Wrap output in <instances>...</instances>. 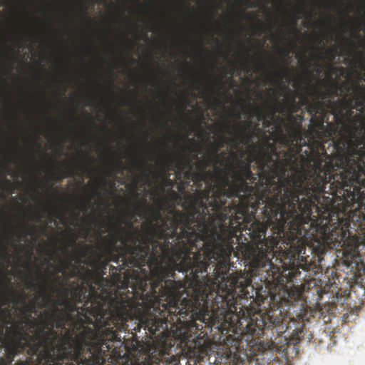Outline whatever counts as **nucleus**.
I'll return each instance as SVG.
<instances>
[{
	"label": "nucleus",
	"mask_w": 365,
	"mask_h": 365,
	"mask_svg": "<svg viewBox=\"0 0 365 365\" xmlns=\"http://www.w3.org/2000/svg\"><path fill=\"white\" fill-rule=\"evenodd\" d=\"M110 163H111L112 165H116L118 168H123V163H122V161H121V160H116V161L111 160V161H110Z\"/></svg>",
	"instance_id": "79ce46f5"
},
{
	"label": "nucleus",
	"mask_w": 365,
	"mask_h": 365,
	"mask_svg": "<svg viewBox=\"0 0 365 365\" xmlns=\"http://www.w3.org/2000/svg\"><path fill=\"white\" fill-rule=\"evenodd\" d=\"M93 199V196H90L87 201H83L81 203L80 208L81 210L87 211L88 204Z\"/></svg>",
	"instance_id": "e433bc0d"
},
{
	"label": "nucleus",
	"mask_w": 365,
	"mask_h": 365,
	"mask_svg": "<svg viewBox=\"0 0 365 365\" xmlns=\"http://www.w3.org/2000/svg\"><path fill=\"white\" fill-rule=\"evenodd\" d=\"M257 95H258V97H259V98H262V97H263V96H264V94H263V93H262V92H259V93H257Z\"/></svg>",
	"instance_id": "4d7b16f0"
},
{
	"label": "nucleus",
	"mask_w": 365,
	"mask_h": 365,
	"mask_svg": "<svg viewBox=\"0 0 365 365\" xmlns=\"http://www.w3.org/2000/svg\"><path fill=\"white\" fill-rule=\"evenodd\" d=\"M338 55H339V51H338L337 48L335 46L331 47L330 48L327 50L326 52L324 53H319V59H325V58L329 59V61L331 64L330 65V72H331L330 74L333 75L339 70L338 67L334 66L332 65L333 61H334V59L336 58V57Z\"/></svg>",
	"instance_id": "412c9836"
},
{
	"label": "nucleus",
	"mask_w": 365,
	"mask_h": 365,
	"mask_svg": "<svg viewBox=\"0 0 365 365\" xmlns=\"http://www.w3.org/2000/svg\"><path fill=\"white\" fill-rule=\"evenodd\" d=\"M34 285V277L31 275H30L29 276V284L27 288L29 289V288H30L31 287H32Z\"/></svg>",
	"instance_id": "49530a36"
},
{
	"label": "nucleus",
	"mask_w": 365,
	"mask_h": 365,
	"mask_svg": "<svg viewBox=\"0 0 365 365\" xmlns=\"http://www.w3.org/2000/svg\"><path fill=\"white\" fill-rule=\"evenodd\" d=\"M251 117H256L257 123L263 121L266 118V113L259 106H255L251 110L249 111Z\"/></svg>",
	"instance_id": "c756f323"
},
{
	"label": "nucleus",
	"mask_w": 365,
	"mask_h": 365,
	"mask_svg": "<svg viewBox=\"0 0 365 365\" xmlns=\"http://www.w3.org/2000/svg\"><path fill=\"white\" fill-rule=\"evenodd\" d=\"M190 158L192 160H195V161L200 160V158H198V155L197 153H195L193 154L192 156H190V155H185L183 156L182 158Z\"/></svg>",
	"instance_id": "c03bdc74"
},
{
	"label": "nucleus",
	"mask_w": 365,
	"mask_h": 365,
	"mask_svg": "<svg viewBox=\"0 0 365 365\" xmlns=\"http://www.w3.org/2000/svg\"><path fill=\"white\" fill-rule=\"evenodd\" d=\"M262 124H263V127H264V130H265V128H271L272 130H275L276 131L279 132V134H281V133H282L280 124L278 122V120H277V119H271L269 118H266L263 120Z\"/></svg>",
	"instance_id": "cd10ccee"
},
{
	"label": "nucleus",
	"mask_w": 365,
	"mask_h": 365,
	"mask_svg": "<svg viewBox=\"0 0 365 365\" xmlns=\"http://www.w3.org/2000/svg\"><path fill=\"white\" fill-rule=\"evenodd\" d=\"M311 91V102L309 103L308 113L312 116V127L308 133L319 135L323 133L324 125H328L329 115L328 109L331 110L334 115V125L340 129L343 123H345L346 115L352 113V100L346 97L334 100L341 92L340 83L333 79V75L329 74L327 80H321L316 85L309 86Z\"/></svg>",
	"instance_id": "6e6552de"
},
{
	"label": "nucleus",
	"mask_w": 365,
	"mask_h": 365,
	"mask_svg": "<svg viewBox=\"0 0 365 365\" xmlns=\"http://www.w3.org/2000/svg\"><path fill=\"white\" fill-rule=\"evenodd\" d=\"M242 111L243 113H248V111L245 108H242Z\"/></svg>",
	"instance_id": "052dcab7"
},
{
	"label": "nucleus",
	"mask_w": 365,
	"mask_h": 365,
	"mask_svg": "<svg viewBox=\"0 0 365 365\" xmlns=\"http://www.w3.org/2000/svg\"><path fill=\"white\" fill-rule=\"evenodd\" d=\"M96 262L100 264L102 268L106 269L108 264H106V257L105 255V252L103 251L102 253L97 254L96 256Z\"/></svg>",
	"instance_id": "473e14b6"
},
{
	"label": "nucleus",
	"mask_w": 365,
	"mask_h": 365,
	"mask_svg": "<svg viewBox=\"0 0 365 365\" xmlns=\"http://www.w3.org/2000/svg\"><path fill=\"white\" fill-rule=\"evenodd\" d=\"M354 104L359 113L346 115L339 130V138L335 148L339 150V164L351 162L359 173L365 190V85L356 81L351 86Z\"/></svg>",
	"instance_id": "0eeeda50"
},
{
	"label": "nucleus",
	"mask_w": 365,
	"mask_h": 365,
	"mask_svg": "<svg viewBox=\"0 0 365 365\" xmlns=\"http://www.w3.org/2000/svg\"><path fill=\"white\" fill-rule=\"evenodd\" d=\"M236 128V139L246 146L257 140L264 131L263 128L259 127V123H253L252 120H244L238 123Z\"/></svg>",
	"instance_id": "f8f14e48"
},
{
	"label": "nucleus",
	"mask_w": 365,
	"mask_h": 365,
	"mask_svg": "<svg viewBox=\"0 0 365 365\" xmlns=\"http://www.w3.org/2000/svg\"><path fill=\"white\" fill-rule=\"evenodd\" d=\"M232 160H233L232 158ZM231 161L225 163L222 181L217 185L207 181L212 171L207 169L216 163L212 156L200 158L197 161H188L187 165L194 167L200 178L205 183L204 190H196L193 193L185 195L182 207L184 210L171 209L168 214L170 220L178 218L175 226L186 236L213 263L215 279L223 280L229 274L230 255L233 251V238L237 232L249 230L256 222L251 213L250 203L242 205L247 194L231 195L226 190L227 196L220 193V188L225 184L229 172L227 167ZM232 163H235L232 160ZM187 241V240H186Z\"/></svg>",
	"instance_id": "f03ea898"
},
{
	"label": "nucleus",
	"mask_w": 365,
	"mask_h": 365,
	"mask_svg": "<svg viewBox=\"0 0 365 365\" xmlns=\"http://www.w3.org/2000/svg\"><path fill=\"white\" fill-rule=\"evenodd\" d=\"M41 217L39 215H38L36 217V220L37 222H40V221H41Z\"/></svg>",
	"instance_id": "5fc2aeb1"
},
{
	"label": "nucleus",
	"mask_w": 365,
	"mask_h": 365,
	"mask_svg": "<svg viewBox=\"0 0 365 365\" xmlns=\"http://www.w3.org/2000/svg\"><path fill=\"white\" fill-rule=\"evenodd\" d=\"M223 142L224 140L213 143L212 145V150L213 155L212 157L215 158L216 163H220L221 165L225 166L226 161L230 160L232 162V160L230 155L228 159H224L226 155L225 152H222L220 155L218 154L220 149L223 146Z\"/></svg>",
	"instance_id": "b1692460"
},
{
	"label": "nucleus",
	"mask_w": 365,
	"mask_h": 365,
	"mask_svg": "<svg viewBox=\"0 0 365 365\" xmlns=\"http://www.w3.org/2000/svg\"><path fill=\"white\" fill-rule=\"evenodd\" d=\"M111 300L108 296L93 295L52 304L46 312L51 331L56 335L50 341L53 363L48 365H105L111 356L113 342L128 320L138 317L130 299Z\"/></svg>",
	"instance_id": "20e7f679"
},
{
	"label": "nucleus",
	"mask_w": 365,
	"mask_h": 365,
	"mask_svg": "<svg viewBox=\"0 0 365 365\" xmlns=\"http://www.w3.org/2000/svg\"><path fill=\"white\" fill-rule=\"evenodd\" d=\"M76 241V237L74 235V234H72V245H75Z\"/></svg>",
	"instance_id": "603ef678"
},
{
	"label": "nucleus",
	"mask_w": 365,
	"mask_h": 365,
	"mask_svg": "<svg viewBox=\"0 0 365 365\" xmlns=\"http://www.w3.org/2000/svg\"><path fill=\"white\" fill-rule=\"evenodd\" d=\"M152 174V171L150 168L146 169L143 172V179L145 181L148 182L150 184L152 183V182L150 180V175Z\"/></svg>",
	"instance_id": "f704fd0d"
},
{
	"label": "nucleus",
	"mask_w": 365,
	"mask_h": 365,
	"mask_svg": "<svg viewBox=\"0 0 365 365\" xmlns=\"http://www.w3.org/2000/svg\"><path fill=\"white\" fill-rule=\"evenodd\" d=\"M284 53H285V55H286L287 56H289V53H290V52H289V51L286 50V51H284Z\"/></svg>",
	"instance_id": "bf43d9fd"
},
{
	"label": "nucleus",
	"mask_w": 365,
	"mask_h": 365,
	"mask_svg": "<svg viewBox=\"0 0 365 365\" xmlns=\"http://www.w3.org/2000/svg\"><path fill=\"white\" fill-rule=\"evenodd\" d=\"M364 241V238L359 237L356 235H349L344 240L342 245L345 254L351 257H356L359 252V247L361 245L365 247Z\"/></svg>",
	"instance_id": "4468645a"
},
{
	"label": "nucleus",
	"mask_w": 365,
	"mask_h": 365,
	"mask_svg": "<svg viewBox=\"0 0 365 365\" xmlns=\"http://www.w3.org/2000/svg\"><path fill=\"white\" fill-rule=\"evenodd\" d=\"M215 169H216V170H217V172L221 171V170H220L219 168H216V167H215Z\"/></svg>",
	"instance_id": "69168bd1"
},
{
	"label": "nucleus",
	"mask_w": 365,
	"mask_h": 365,
	"mask_svg": "<svg viewBox=\"0 0 365 365\" xmlns=\"http://www.w3.org/2000/svg\"><path fill=\"white\" fill-rule=\"evenodd\" d=\"M289 248L287 250V252H283V250H281V252H282V255L283 256L285 257V259L286 258H288L289 259V261L291 260H293V258L291 257V255H287V253L289 252Z\"/></svg>",
	"instance_id": "a18cd8bd"
},
{
	"label": "nucleus",
	"mask_w": 365,
	"mask_h": 365,
	"mask_svg": "<svg viewBox=\"0 0 365 365\" xmlns=\"http://www.w3.org/2000/svg\"><path fill=\"white\" fill-rule=\"evenodd\" d=\"M72 269L71 270L67 269L66 273H63V276L64 277L63 279L60 278V281H63L64 284H68V280L71 278L77 277V280L76 282H78L79 283H83L87 287L89 288V286H92L89 284V279L91 275L90 270H87L85 273L81 272L78 266L72 265Z\"/></svg>",
	"instance_id": "2eb2a0df"
},
{
	"label": "nucleus",
	"mask_w": 365,
	"mask_h": 365,
	"mask_svg": "<svg viewBox=\"0 0 365 365\" xmlns=\"http://www.w3.org/2000/svg\"><path fill=\"white\" fill-rule=\"evenodd\" d=\"M222 78H223V76H219V78H218V81H219V82H220V83H222Z\"/></svg>",
	"instance_id": "13d9d810"
},
{
	"label": "nucleus",
	"mask_w": 365,
	"mask_h": 365,
	"mask_svg": "<svg viewBox=\"0 0 365 365\" xmlns=\"http://www.w3.org/2000/svg\"><path fill=\"white\" fill-rule=\"evenodd\" d=\"M180 161V160H176V162L170 161L168 160H163L158 162V165L160 168L161 173H164V169L167 170V173H169L170 170H174L177 169V165Z\"/></svg>",
	"instance_id": "bb28decb"
},
{
	"label": "nucleus",
	"mask_w": 365,
	"mask_h": 365,
	"mask_svg": "<svg viewBox=\"0 0 365 365\" xmlns=\"http://www.w3.org/2000/svg\"><path fill=\"white\" fill-rule=\"evenodd\" d=\"M234 127L230 125V123H227L226 125V133L228 134H232V130Z\"/></svg>",
	"instance_id": "37998d69"
},
{
	"label": "nucleus",
	"mask_w": 365,
	"mask_h": 365,
	"mask_svg": "<svg viewBox=\"0 0 365 365\" xmlns=\"http://www.w3.org/2000/svg\"><path fill=\"white\" fill-rule=\"evenodd\" d=\"M327 26L329 27V28H332V25H331V19H329L328 21H327L326 23Z\"/></svg>",
	"instance_id": "8fccbe9b"
},
{
	"label": "nucleus",
	"mask_w": 365,
	"mask_h": 365,
	"mask_svg": "<svg viewBox=\"0 0 365 365\" xmlns=\"http://www.w3.org/2000/svg\"><path fill=\"white\" fill-rule=\"evenodd\" d=\"M274 250L266 245L265 248L257 247L253 251L251 265L253 270L259 275H264L266 279H275L278 278L284 269L285 263L278 265L274 264L272 259L274 257Z\"/></svg>",
	"instance_id": "9d476101"
},
{
	"label": "nucleus",
	"mask_w": 365,
	"mask_h": 365,
	"mask_svg": "<svg viewBox=\"0 0 365 365\" xmlns=\"http://www.w3.org/2000/svg\"><path fill=\"white\" fill-rule=\"evenodd\" d=\"M137 181H134L132 184L133 187V192L132 196L134 200L133 203H130L128 205L130 210L129 211V215L130 216V218L133 217L134 216H139L141 217L143 215L142 212V207L145 206L146 205V200L143 199V200H140V195L137 190Z\"/></svg>",
	"instance_id": "dca6fc26"
},
{
	"label": "nucleus",
	"mask_w": 365,
	"mask_h": 365,
	"mask_svg": "<svg viewBox=\"0 0 365 365\" xmlns=\"http://www.w3.org/2000/svg\"><path fill=\"white\" fill-rule=\"evenodd\" d=\"M188 161L191 162L190 158H182L177 165L175 176L180 180L178 189L181 192L187 189L191 182L193 184L204 182L195 168L192 167L191 165H187Z\"/></svg>",
	"instance_id": "9b49d317"
},
{
	"label": "nucleus",
	"mask_w": 365,
	"mask_h": 365,
	"mask_svg": "<svg viewBox=\"0 0 365 365\" xmlns=\"http://www.w3.org/2000/svg\"><path fill=\"white\" fill-rule=\"evenodd\" d=\"M257 66L260 70H264L265 68V63H264L262 56H259L257 58Z\"/></svg>",
	"instance_id": "4c0bfd02"
},
{
	"label": "nucleus",
	"mask_w": 365,
	"mask_h": 365,
	"mask_svg": "<svg viewBox=\"0 0 365 365\" xmlns=\"http://www.w3.org/2000/svg\"><path fill=\"white\" fill-rule=\"evenodd\" d=\"M85 256V253L83 252L81 257H75L74 256H71L68 259H63L60 261L58 264L56 266V273H66L67 269L73 265V261L76 260L78 263H81L82 257Z\"/></svg>",
	"instance_id": "4be33fe9"
},
{
	"label": "nucleus",
	"mask_w": 365,
	"mask_h": 365,
	"mask_svg": "<svg viewBox=\"0 0 365 365\" xmlns=\"http://www.w3.org/2000/svg\"><path fill=\"white\" fill-rule=\"evenodd\" d=\"M88 249H91V247H88V246H86V247H85V250H88Z\"/></svg>",
	"instance_id": "774afa93"
},
{
	"label": "nucleus",
	"mask_w": 365,
	"mask_h": 365,
	"mask_svg": "<svg viewBox=\"0 0 365 365\" xmlns=\"http://www.w3.org/2000/svg\"><path fill=\"white\" fill-rule=\"evenodd\" d=\"M289 250L287 255H290L293 260L302 257V255L305 254V245L299 239L293 238L289 241Z\"/></svg>",
	"instance_id": "6ab92c4d"
},
{
	"label": "nucleus",
	"mask_w": 365,
	"mask_h": 365,
	"mask_svg": "<svg viewBox=\"0 0 365 365\" xmlns=\"http://www.w3.org/2000/svg\"><path fill=\"white\" fill-rule=\"evenodd\" d=\"M287 119L293 125L292 128H302V122L304 120L303 112L299 114H288Z\"/></svg>",
	"instance_id": "c85d7f7f"
},
{
	"label": "nucleus",
	"mask_w": 365,
	"mask_h": 365,
	"mask_svg": "<svg viewBox=\"0 0 365 365\" xmlns=\"http://www.w3.org/2000/svg\"><path fill=\"white\" fill-rule=\"evenodd\" d=\"M232 141H234L235 143H237V145H238V143H237V140H236V139L233 138V139H232Z\"/></svg>",
	"instance_id": "338daca9"
},
{
	"label": "nucleus",
	"mask_w": 365,
	"mask_h": 365,
	"mask_svg": "<svg viewBox=\"0 0 365 365\" xmlns=\"http://www.w3.org/2000/svg\"><path fill=\"white\" fill-rule=\"evenodd\" d=\"M8 328H6V336L4 338V327L0 324V347H2V351H4V355L7 357L8 363H9V365H11L15 356L18 354L26 351L28 354L29 345L13 346L8 336Z\"/></svg>",
	"instance_id": "ddd939ff"
},
{
	"label": "nucleus",
	"mask_w": 365,
	"mask_h": 365,
	"mask_svg": "<svg viewBox=\"0 0 365 365\" xmlns=\"http://www.w3.org/2000/svg\"><path fill=\"white\" fill-rule=\"evenodd\" d=\"M75 169L91 173V168L88 165H76L75 167L70 166L66 171L61 170L58 178L63 179L68 176H73L75 174Z\"/></svg>",
	"instance_id": "393cba45"
},
{
	"label": "nucleus",
	"mask_w": 365,
	"mask_h": 365,
	"mask_svg": "<svg viewBox=\"0 0 365 365\" xmlns=\"http://www.w3.org/2000/svg\"><path fill=\"white\" fill-rule=\"evenodd\" d=\"M0 365H9V363L6 360L0 359ZM15 365H30V364L29 361H21Z\"/></svg>",
	"instance_id": "c9c22d12"
},
{
	"label": "nucleus",
	"mask_w": 365,
	"mask_h": 365,
	"mask_svg": "<svg viewBox=\"0 0 365 365\" xmlns=\"http://www.w3.org/2000/svg\"><path fill=\"white\" fill-rule=\"evenodd\" d=\"M359 67L364 71V76L363 77V80L365 81V58L362 60H360L359 62Z\"/></svg>",
	"instance_id": "58836bf2"
},
{
	"label": "nucleus",
	"mask_w": 365,
	"mask_h": 365,
	"mask_svg": "<svg viewBox=\"0 0 365 365\" xmlns=\"http://www.w3.org/2000/svg\"><path fill=\"white\" fill-rule=\"evenodd\" d=\"M172 192V195H173V197L176 199V200H181V197L179 194H178L176 192L172 190L171 191Z\"/></svg>",
	"instance_id": "de8ad7c7"
},
{
	"label": "nucleus",
	"mask_w": 365,
	"mask_h": 365,
	"mask_svg": "<svg viewBox=\"0 0 365 365\" xmlns=\"http://www.w3.org/2000/svg\"><path fill=\"white\" fill-rule=\"evenodd\" d=\"M83 13H84L85 16L86 17V19L91 20V18L88 16V12H87V7L86 6H83Z\"/></svg>",
	"instance_id": "09e8293b"
},
{
	"label": "nucleus",
	"mask_w": 365,
	"mask_h": 365,
	"mask_svg": "<svg viewBox=\"0 0 365 365\" xmlns=\"http://www.w3.org/2000/svg\"><path fill=\"white\" fill-rule=\"evenodd\" d=\"M117 232L115 233L111 234L110 235L106 236L103 238L104 242V250H117L120 251L123 247L118 246L117 242L118 240V237H120V240L121 241L122 236H124L123 234H122L121 229H124L120 225H113Z\"/></svg>",
	"instance_id": "a211bd4d"
},
{
	"label": "nucleus",
	"mask_w": 365,
	"mask_h": 365,
	"mask_svg": "<svg viewBox=\"0 0 365 365\" xmlns=\"http://www.w3.org/2000/svg\"><path fill=\"white\" fill-rule=\"evenodd\" d=\"M140 164H141V165H143V166H145V161H144V160L140 161Z\"/></svg>",
	"instance_id": "680f3d73"
},
{
	"label": "nucleus",
	"mask_w": 365,
	"mask_h": 365,
	"mask_svg": "<svg viewBox=\"0 0 365 365\" xmlns=\"http://www.w3.org/2000/svg\"><path fill=\"white\" fill-rule=\"evenodd\" d=\"M150 216L143 222L145 233L129 223L128 229H121L123 248L120 251L104 250L106 264L113 277L121 280V272L126 268L138 267L145 271L141 277L138 270L132 273L127 269L123 274V285L132 288L130 294L119 293V297L130 299L138 317H165V314L179 316L190 326L199 329L196 319L202 320V312L207 311L209 301L212 309L220 314L237 312L238 300L248 297L247 290L250 280L242 276L227 277L215 279L213 263L187 239L175 226V217L170 220L159 209H148Z\"/></svg>",
	"instance_id": "f257e3e1"
},
{
	"label": "nucleus",
	"mask_w": 365,
	"mask_h": 365,
	"mask_svg": "<svg viewBox=\"0 0 365 365\" xmlns=\"http://www.w3.org/2000/svg\"><path fill=\"white\" fill-rule=\"evenodd\" d=\"M266 106L268 109V112L265 113L267 118L271 119H277L278 122L280 123L282 120L279 115H277V113H283L284 110L282 106H279L277 103V100L275 98L273 103H269L266 102Z\"/></svg>",
	"instance_id": "5701e85b"
},
{
	"label": "nucleus",
	"mask_w": 365,
	"mask_h": 365,
	"mask_svg": "<svg viewBox=\"0 0 365 365\" xmlns=\"http://www.w3.org/2000/svg\"><path fill=\"white\" fill-rule=\"evenodd\" d=\"M156 365H178L180 362L178 357L170 354L166 351H161L159 357L156 358L154 361Z\"/></svg>",
	"instance_id": "aec40b11"
},
{
	"label": "nucleus",
	"mask_w": 365,
	"mask_h": 365,
	"mask_svg": "<svg viewBox=\"0 0 365 365\" xmlns=\"http://www.w3.org/2000/svg\"><path fill=\"white\" fill-rule=\"evenodd\" d=\"M227 73H229L231 76L233 75L234 73V68H231L228 71H227Z\"/></svg>",
	"instance_id": "864d4df0"
},
{
	"label": "nucleus",
	"mask_w": 365,
	"mask_h": 365,
	"mask_svg": "<svg viewBox=\"0 0 365 365\" xmlns=\"http://www.w3.org/2000/svg\"><path fill=\"white\" fill-rule=\"evenodd\" d=\"M311 48L315 52L318 53L319 52V50H320V48L319 47H314V46H312Z\"/></svg>",
	"instance_id": "3c124183"
},
{
	"label": "nucleus",
	"mask_w": 365,
	"mask_h": 365,
	"mask_svg": "<svg viewBox=\"0 0 365 365\" xmlns=\"http://www.w3.org/2000/svg\"><path fill=\"white\" fill-rule=\"evenodd\" d=\"M2 292L0 294V305H4L11 297L14 304L22 302L23 307L20 309L23 318L15 322L13 326L8 328V336L13 346L29 345V357L24 361H29L30 365H48L53 363L50 353V341L53 340L55 332L51 331V322L47 320L46 312L44 310L38 319L32 317V314H38L36 300L26 302L27 296L19 294L13 289L10 280L4 278Z\"/></svg>",
	"instance_id": "423d86ee"
},
{
	"label": "nucleus",
	"mask_w": 365,
	"mask_h": 365,
	"mask_svg": "<svg viewBox=\"0 0 365 365\" xmlns=\"http://www.w3.org/2000/svg\"><path fill=\"white\" fill-rule=\"evenodd\" d=\"M312 118L307 129L292 128L289 136L280 134L281 143L288 147L294 155V167L289 168L287 181L295 187L296 192L306 197L299 199L297 206L302 212L304 224L312 221V207L318 209L316 202L321 203V195L328 193L343 200L346 207L359 213L365 220V190L364 182L355 165L339 164L337 160L339 150L335 143L339 138V130L333 123L324 125L323 133H309L312 127Z\"/></svg>",
	"instance_id": "7ed1b4c3"
},
{
	"label": "nucleus",
	"mask_w": 365,
	"mask_h": 365,
	"mask_svg": "<svg viewBox=\"0 0 365 365\" xmlns=\"http://www.w3.org/2000/svg\"><path fill=\"white\" fill-rule=\"evenodd\" d=\"M326 200L327 201V203H329V202H331V200L329 199V197H327L326 198Z\"/></svg>",
	"instance_id": "0e129e2a"
},
{
	"label": "nucleus",
	"mask_w": 365,
	"mask_h": 365,
	"mask_svg": "<svg viewBox=\"0 0 365 365\" xmlns=\"http://www.w3.org/2000/svg\"><path fill=\"white\" fill-rule=\"evenodd\" d=\"M311 100L307 96H304L299 101H297L295 97L293 96L286 100L282 108L284 111L286 110L288 114L292 115V114L297 113L304 106H306V110L308 112V106Z\"/></svg>",
	"instance_id": "f3484780"
},
{
	"label": "nucleus",
	"mask_w": 365,
	"mask_h": 365,
	"mask_svg": "<svg viewBox=\"0 0 365 365\" xmlns=\"http://www.w3.org/2000/svg\"><path fill=\"white\" fill-rule=\"evenodd\" d=\"M272 64L274 66L277 67V68H278V71L275 72V75L277 77H284V78L287 77V67L282 66L279 64H278L277 63H276L275 61H273Z\"/></svg>",
	"instance_id": "7c9ffc66"
},
{
	"label": "nucleus",
	"mask_w": 365,
	"mask_h": 365,
	"mask_svg": "<svg viewBox=\"0 0 365 365\" xmlns=\"http://www.w3.org/2000/svg\"><path fill=\"white\" fill-rule=\"evenodd\" d=\"M314 66L317 68V73H319L320 71L324 68V64L320 63L319 59L314 63Z\"/></svg>",
	"instance_id": "ea45409f"
},
{
	"label": "nucleus",
	"mask_w": 365,
	"mask_h": 365,
	"mask_svg": "<svg viewBox=\"0 0 365 365\" xmlns=\"http://www.w3.org/2000/svg\"><path fill=\"white\" fill-rule=\"evenodd\" d=\"M152 362L150 359H145L143 361H139L138 359H130L121 365H150Z\"/></svg>",
	"instance_id": "2f4dec72"
},
{
	"label": "nucleus",
	"mask_w": 365,
	"mask_h": 365,
	"mask_svg": "<svg viewBox=\"0 0 365 365\" xmlns=\"http://www.w3.org/2000/svg\"><path fill=\"white\" fill-rule=\"evenodd\" d=\"M266 235V228L264 227H261L259 229V232L257 234L253 233V237H258L259 239H261L262 237H265Z\"/></svg>",
	"instance_id": "72a5a7b5"
},
{
	"label": "nucleus",
	"mask_w": 365,
	"mask_h": 365,
	"mask_svg": "<svg viewBox=\"0 0 365 365\" xmlns=\"http://www.w3.org/2000/svg\"><path fill=\"white\" fill-rule=\"evenodd\" d=\"M158 177L162 180V185L164 187L172 189L174 187L175 182L170 179V174L167 173L165 169H164V173L160 172Z\"/></svg>",
	"instance_id": "a878e982"
},
{
	"label": "nucleus",
	"mask_w": 365,
	"mask_h": 365,
	"mask_svg": "<svg viewBox=\"0 0 365 365\" xmlns=\"http://www.w3.org/2000/svg\"><path fill=\"white\" fill-rule=\"evenodd\" d=\"M248 6L250 8H255L257 6V4L252 3V4H250V5Z\"/></svg>",
	"instance_id": "6e6d98bb"
},
{
	"label": "nucleus",
	"mask_w": 365,
	"mask_h": 365,
	"mask_svg": "<svg viewBox=\"0 0 365 365\" xmlns=\"http://www.w3.org/2000/svg\"><path fill=\"white\" fill-rule=\"evenodd\" d=\"M5 182H6L7 184H9V185H10V184H11V181H10L9 180H8V179H6V180H5Z\"/></svg>",
	"instance_id": "e2e57ef3"
},
{
	"label": "nucleus",
	"mask_w": 365,
	"mask_h": 365,
	"mask_svg": "<svg viewBox=\"0 0 365 365\" xmlns=\"http://www.w3.org/2000/svg\"><path fill=\"white\" fill-rule=\"evenodd\" d=\"M250 156L244 160V153L240 155L230 151L235 163L227 167L232 170L231 181L226 178L220 188L223 197L231 195L247 194L242 205L250 203L251 213L255 214L259 205L263 206L262 213L267 221L275 224L279 230L287 227L299 230L304 225L299 203V192L287 180L289 168L294 167L296 158L290 151L278 150L274 142L258 140L247 146Z\"/></svg>",
	"instance_id": "39448f33"
},
{
	"label": "nucleus",
	"mask_w": 365,
	"mask_h": 365,
	"mask_svg": "<svg viewBox=\"0 0 365 365\" xmlns=\"http://www.w3.org/2000/svg\"><path fill=\"white\" fill-rule=\"evenodd\" d=\"M267 132L269 133V130H268ZM262 135V141H264V140H268L269 141H270V140L272 139L271 138V135H268L267 133V130H264V131L261 134Z\"/></svg>",
	"instance_id": "a19ab883"
},
{
	"label": "nucleus",
	"mask_w": 365,
	"mask_h": 365,
	"mask_svg": "<svg viewBox=\"0 0 365 365\" xmlns=\"http://www.w3.org/2000/svg\"><path fill=\"white\" fill-rule=\"evenodd\" d=\"M37 286L41 290L38 297H42V301L38 303L40 308L48 307L52 304H64L73 299V297L80 299L99 294L93 286H89L88 289L83 283L78 282L64 284L63 281H60V277L53 274L46 275L43 282L38 283Z\"/></svg>",
	"instance_id": "1a4fd4ad"
}]
</instances>
